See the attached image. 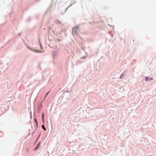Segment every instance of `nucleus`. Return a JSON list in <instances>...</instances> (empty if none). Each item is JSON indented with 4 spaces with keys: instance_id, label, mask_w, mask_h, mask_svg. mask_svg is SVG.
<instances>
[{
    "instance_id": "obj_14",
    "label": "nucleus",
    "mask_w": 156,
    "mask_h": 156,
    "mask_svg": "<svg viewBox=\"0 0 156 156\" xmlns=\"http://www.w3.org/2000/svg\"><path fill=\"white\" fill-rule=\"evenodd\" d=\"M39 93V92H38V94H37V95H38V94Z\"/></svg>"
},
{
    "instance_id": "obj_13",
    "label": "nucleus",
    "mask_w": 156,
    "mask_h": 156,
    "mask_svg": "<svg viewBox=\"0 0 156 156\" xmlns=\"http://www.w3.org/2000/svg\"><path fill=\"white\" fill-rule=\"evenodd\" d=\"M42 116L43 118V115H42Z\"/></svg>"
},
{
    "instance_id": "obj_1",
    "label": "nucleus",
    "mask_w": 156,
    "mask_h": 156,
    "mask_svg": "<svg viewBox=\"0 0 156 156\" xmlns=\"http://www.w3.org/2000/svg\"><path fill=\"white\" fill-rule=\"evenodd\" d=\"M79 27L77 26L75 27L73 29V34L77 35L78 34V30Z\"/></svg>"
},
{
    "instance_id": "obj_11",
    "label": "nucleus",
    "mask_w": 156,
    "mask_h": 156,
    "mask_svg": "<svg viewBox=\"0 0 156 156\" xmlns=\"http://www.w3.org/2000/svg\"><path fill=\"white\" fill-rule=\"evenodd\" d=\"M49 92H48V93L46 94V95L45 97H46V96H47V95L48 94V93H49Z\"/></svg>"
},
{
    "instance_id": "obj_2",
    "label": "nucleus",
    "mask_w": 156,
    "mask_h": 156,
    "mask_svg": "<svg viewBox=\"0 0 156 156\" xmlns=\"http://www.w3.org/2000/svg\"><path fill=\"white\" fill-rule=\"evenodd\" d=\"M26 46L28 49H30L31 51L37 53H39V50L34 49L27 45H26Z\"/></svg>"
},
{
    "instance_id": "obj_15",
    "label": "nucleus",
    "mask_w": 156,
    "mask_h": 156,
    "mask_svg": "<svg viewBox=\"0 0 156 156\" xmlns=\"http://www.w3.org/2000/svg\"><path fill=\"white\" fill-rule=\"evenodd\" d=\"M38 0H37V1H38Z\"/></svg>"
},
{
    "instance_id": "obj_10",
    "label": "nucleus",
    "mask_w": 156,
    "mask_h": 156,
    "mask_svg": "<svg viewBox=\"0 0 156 156\" xmlns=\"http://www.w3.org/2000/svg\"><path fill=\"white\" fill-rule=\"evenodd\" d=\"M18 34H19V36H20L21 35V33H19Z\"/></svg>"
},
{
    "instance_id": "obj_8",
    "label": "nucleus",
    "mask_w": 156,
    "mask_h": 156,
    "mask_svg": "<svg viewBox=\"0 0 156 156\" xmlns=\"http://www.w3.org/2000/svg\"><path fill=\"white\" fill-rule=\"evenodd\" d=\"M39 139V135L37 136V139L36 140L35 142H36Z\"/></svg>"
},
{
    "instance_id": "obj_5",
    "label": "nucleus",
    "mask_w": 156,
    "mask_h": 156,
    "mask_svg": "<svg viewBox=\"0 0 156 156\" xmlns=\"http://www.w3.org/2000/svg\"><path fill=\"white\" fill-rule=\"evenodd\" d=\"M39 148V142H38L37 144V145L36 147H35L34 148V150H37V149H38V148Z\"/></svg>"
},
{
    "instance_id": "obj_12",
    "label": "nucleus",
    "mask_w": 156,
    "mask_h": 156,
    "mask_svg": "<svg viewBox=\"0 0 156 156\" xmlns=\"http://www.w3.org/2000/svg\"><path fill=\"white\" fill-rule=\"evenodd\" d=\"M38 41L39 42V37L38 38Z\"/></svg>"
},
{
    "instance_id": "obj_3",
    "label": "nucleus",
    "mask_w": 156,
    "mask_h": 156,
    "mask_svg": "<svg viewBox=\"0 0 156 156\" xmlns=\"http://www.w3.org/2000/svg\"><path fill=\"white\" fill-rule=\"evenodd\" d=\"M34 120L36 124V126L37 128L38 127V122L37 121V118L35 117L34 116Z\"/></svg>"
},
{
    "instance_id": "obj_7",
    "label": "nucleus",
    "mask_w": 156,
    "mask_h": 156,
    "mask_svg": "<svg viewBox=\"0 0 156 156\" xmlns=\"http://www.w3.org/2000/svg\"><path fill=\"white\" fill-rule=\"evenodd\" d=\"M42 128L43 129H44V130H46V128H45L44 127V125H43L42 126Z\"/></svg>"
},
{
    "instance_id": "obj_6",
    "label": "nucleus",
    "mask_w": 156,
    "mask_h": 156,
    "mask_svg": "<svg viewBox=\"0 0 156 156\" xmlns=\"http://www.w3.org/2000/svg\"><path fill=\"white\" fill-rule=\"evenodd\" d=\"M31 17H28V19L27 20V21L28 22H30V21H31Z\"/></svg>"
},
{
    "instance_id": "obj_4",
    "label": "nucleus",
    "mask_w": 156,
    "mask_h": 156,
    "mask_svg": "<svg viewBox=\"0 0 156 156\" xmlns=\"http://www.w3.org/2000/svg\"><path fill=\"white\" fill-rule=\"evenodd\" d=\"M152 80V79L151 78H149L147 77H146L145 79V80L146 81L147 80Z\"/></svg>"
},
{
    "instance_id": "obj_9",
    "label": "nucleus",
    "mask_w": 156,
    "mask_h": 156,
    "mask_svg": "<svg viewBox=\"0 0 156 156\" xmlns=\"http://www.w3.org/2000/svg\"><path fill=\"white\" fill-rule=\"evenodd\" d=\"M37 110L38 111H39V104L38 105V108H37Z\"/></svg>"
}]
</instances>
